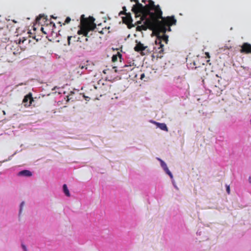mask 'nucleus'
Masks as SVG:
<instances>
[{"mask_svg": "<svg viewBox=\"0 0 251 251\" xmlns=\"http://www.w3.org/2000/svg\"><path fill=\"white\" fill-rule=\"evenodd\" d=\"M80 29L77 31L78 35L82 34L81 37L77 38L78 46L83 49H86L89 45L87 43L88 40V33L90 31L93 30L96 28V25L94 23V19L93 17L86 18L84 15H82L80 18Z\"/></svg>", "mask_w": 251, "mask_h": 251, "instance_id": "nucleus-2", "label": "nucleus"}, {"mask_svg": "<svg viewBox=\"0 0 251 251\" xmlns=\"http://www.w3.org/2000/svg\"><path fill=\"white\" fill-rule=\"evenodd\" d=\"M106 70H104L103 71V73L106 74Z\"/></svg>", "mask_w": 251, "mask_h": 251, "instance_id": "nucleus-30", "label": "nucleus"}, {"mask_svg": "<svg viewBox=\"0 0 251 251\" xmlns=\"http://www.w3.org/2000/svg\"><path fill=\"white\" fill-rule=\"evenodd\" d=\"M27 41L28 43H29L30 40H28L27 38L25 37H22V38H20L19 40V44H20L21 43H24L25 42Z\"/></svg>", "mask_w": 251, "mask_h": 251, "instance_id": "nucleus-17", "label": "nucleus"}, {"mask_svg": "<svg viewBox=\"0 0 251 251\" xmlns=\"http://www.w3.org/2000/svg\"><path fill=\"white\" fill-rule=\"evenodd\" d=\"M109 27H108L107 29L106 27L103 28L101 30L99 31V32L101 34H103L107 30V29H109Z\"/></svg>", "mask_w": 251, "mask_h": 251, "instance_id": "nucleus-20", "label": "nucleus"}, {"mask_svg": "<svg viewBox=\"0 0 251 251\" xmlns=\"http://www.w3.org/2000/svg\"><path fill=\"white\" fill-rule=\"evenodd\" d=\"M13 54H16V53H15V51H13Z\"/></svg>", "mask_w": 251, "mask_h": 251, "instance_id": "nucleus-33", "label": "nucleus"}, {"mask_svg": "<svg viewBox=\"0 0 251 251\" xmlns=\"http://www.w3.org/2000/svg\"><path fill=\"white\" fill-rule=\"evenodd\" d=\"M122 55L121 53L118 52L116 54L113 55L112 57V61L115 62L118 60V58L120 59V61H121Z\"/></svg>", "mask_w": 251, "mask_h": 251, "instance_id": "nucleus-13", "label": "nucleus"}, {"mask_svg": "<svg viewBox=\"0 0 251 251\" xmlns=\"http://www.w3.org/2000/svg\"><path fill=\"white\" fill-rule=\"evenodd\" d=\"M146 1H147L146 0H142V2H144V3H146Z\"/></svg>", "mask_w": 251, "mask_h": 251, "instance_id": "nucleus-29", "label": "nucleus"}, {"mask_svg": "<svg viewBox=\"0 0 251 251\" xmlns=\"http://www.w3.org/2000/svg\"><path fill=\"white\" fill-rule=\"evenodd\" d=\"M22 248H23V249H24V250L25 251H27V249H26V247L25 246V245H23H23H22Z\"/></svg>", "mask_w": 251, "mask_h": 251, "instance_id": "nucleus-25", "label": "nucleus"}, {"mask_svg": "<svg viewBox=\"0 0 251 251\" xmlns=\"http://www.w3.org/2000/svg\"><path fill=\"white\" fill-rule=\"evenodd\" d=\"M43 19V21H44V22H47V23L46 24V25H45L44 27H42L41 29L42 31L45 34H47L48 33L46 31V28L48 27H52L51 30H53V28L55 27V24L53 23L52 22L49 21L47 20V16H45V15H40L38 17H37L36 19V22H38L39 23H41V20Z\"/></svg>", "mask_w": 251, "mask_h": 251, "instance_id": "nucleus-6", "label": "nucleus"}, {"mask_svg": "<svg viewBox=\"0 0 251 251\" xmlns=\"http://www.w3.org/2000/svg\"><path fill=\"white\" fill-rule=\"evenodd\" d=\"M128 13H126V12L125 11H121L120 13H119V15H126Z\"/></svg>", "mask_w": 251, "mask_h": 251, "instance_id": "nucleus-24", "label": "nucleus"}, {"mask_svg": "<svg viewBox=\"0 0 251 251\" xmlns=\"http://www.w3.org/2000/svg\"><path fill=\"white\" fill-rule=\"evenodd\" d=\"M145 75L144 74H141V76H140V79H142V80L143 79V78L145 77Z\"/></svg>", "mask_w": 251, "mask_h": 251, "instance_id": "nucleus-26", "label": "nucleus"}, {"mask_svg": "<svg viewBox=\"0 0 251 251\" xmlns=\"http://www.w3.org/2000/svg\"><path fill=\"white\" fill-rule=\"evenodd\" d=\"M250 123H251V119Z\"/></svg>", "mask_w": 251, "mask_h": 251, "instance_id": "nucleus-36", "label": "nucleus"}, {"mask_svg": "<svg viewBox=\"0 0 251 251\" xmlns=\"http://www.w3.org/2000/svg\"><path fill=\"white\" fill-rule=\"evenodd\" d=\"M226 190L227 194H230V187L229 185H226Z\"/></svg>", "mask_w": 251, "mask_h": 251, "instance_id": "nucleus-22", "label": "nucleus"}, {"mask_svg": "<svg viewBox=\"0 0 251 251\" xmlns=\"http://www.w3.org/2000/svg\"><path fill=\"white\" fill-rule=\"evenodd\" d=\"M70 21H71V18L69 17H67L65 21V23L64 24V25H65V24L69 23L70 22Z\"/></svg>", "mask_w": 251, "mask_h": 251, "instance_id": "nucleus-21", "label": "nucleus"}, {"mask_svg": "<svg viewBox=\"0 0 251 251\" xmlns=\"http://www.w3.org/2000/svg\"><path fill=\"white\" fill-rule=\"evenodd\" d=\"M97 30L99 31H100V29H98V28H97Z\"/></svg>", "mask_w": 251, "mask_h": 251, "instance_id": "nucleus-34", "label": "nucleus"}, {"mask_svg": "<svg viewBox=\"0 0 251 251\" xmlns=\"http://www.w3.org/2000/svg\"><path fill=\"white\" fill-rule=\"evenodd\" d=\"M113 68L115 69V72H117V70L116 69V67H113Z\"/></svg>", "mask_w": 251, "mask_h": 251, "instance_id": "nucleus-28", "label": "nucleus"}, {"mask_svg": "<svg viewBox=\"0 0 251 251\" xmlns=\"http://www.w3.org/2000/svg\"><path fill=\"white\" fill-rule=\"evenodd\" d=\"M124 68H126V71L127 72L131 71L134 69V67L130 64V65H125L124 66Z\"/></svg>", "mask_w": 251, "mask_h": 251, "instance_id": "nucleus-16", "label": "nucleus"}, {"mask_svg": "<svg viewBox=\"0 0 251 251\" xmlns=\"http://www.w3.org/2000/svg\"><path fill=\"white\" fill-rule=\"evenodd\" d=\"M160 161L161 166V167L164 169V170H166L168 168L166 164L161 159H158Z\"/></svg>", "mask_w": 251, "mask_h": 251, "instance_id": "nucleus-18", "label": "nucleus"}, {"mask_svg": "<svg viewBox=\"0 0 251 251\" xmlns=\"http://www.w3.org/2000/svg\"><path fill=\"white\" fill-rule=\"evenodd\" d=\"M123 11H125V12H126V7L125 6H124V7H123Z\"/></svg>", "mask_w": 251, "mask_h": 251, "instance_id": "nucleus-27", "label": "nucleus"}, {"mask_svg": "<svg viewBox=\"0 0 251 251\" xmlns=\"http://www.w3.org/2000/svg\"><path fill=\"white\" fill-rule=\"evenodd\" d=\"M131 1L136 2V4L133 5L131 9L135 15L150 12L151 10L152 11V10L156 9L158 5H155L154 2L152 0H148V4L145 6L139 3L138 0H131Z\"/></svg>", "mask_w": 251, "mask_h": 251, "instance_id": "nucleus-3", "label": "nucleus"}, {"mask_svg": "<svg viewBox=\"0 0 251 251\" xmlns=\"http://www.w3.org/2000/svg\"><path fill=\"white\" fill-rule=\"evenodd\" d=\"M136 45L134 48L135 51L137 52L142 51L145 50L147 48V46H145L143 44H142L140 42H138L137 40L136 41Z\"/></svg>", "mask_w": 251, "mask_h": 251, "instance_id": "nucleus-10", "label": "nucleus"}, {"mask_svg": "<svg viewBox=\"0 0 251 251\" xmlns=\"http://www.w3.org/2000/svg\"><path fill=\"white\" fill-rule=\"evenodd\" d=\"M250 182L251 183V179L250 178Z\"/></svg>", "mask_w": 251, "mask_h": 251, "instance_id": "nucleus-32", "label": "nucleus"}, {"mask_svg": "<svg viewBox=\"0 0 251 251\" xmlns=\"http://www.w3.org/2000/svg\"><path fill=\"white\" fill-rule=\"evenodd\" d=\"M166 32V31L163 32L159 31L158 34H154L156 36L155 43L156 45L159 46L157 49H156L155 48L154 50H155V51L160 54H162L164 52V45L162 43V41L167 44L169 41L168 36L165 34Z\"/></svg>", "mask_w": 251, "mask_h": 251, "instance_id": "nucleus-4", "label": "nucleus"}, {"mask_svg": "<svg viewBox=\"0 0 251 251\" xmlns=\"http://www.w3.org/2000/svg\"><path fill=\"white\" fill-rule=\"evenodd\" d=\"M164 171L170 176L171 178H173V175L171 173V172L169 171L168 168L167 169L165 170Z\"/></svg>", "mask_w": 251, "mask_h": 251, "instance_id": "nucleus-19", "label": "nucleus"}, {"mask_svg": "<svg viewBox=\"0 0 251 251\" xmlns=\"http://www.w3.org/2000/svg\"><path fill=\"white\" fill-rule=\"evenodd\" d=\"M19 176H31L32 175V173L27 170H25L19 172L18 174Z\"/></svg>", "mask_w": 251, "mask_h": 251, "instance_id": "nucleus-11", "label": "nucleus"}, {"mask_svg": "<svg viewBox=\"0 0 251 251\" xmlns=\"http://www.w3.org/2000/svg\"><path fill=\"white\" fill-rule=\"evenodd\" d=\"M24 205H25V202L24 201L22 202V203H21V205H20V212H21L22 209L23 207L24 206Z\"/></svg>", "mask_w": 251, "mask_h": 251, "instance_id": "nucleus-23", "label": "nucleus"}, {"mask_svg": "<svg viewBox=\"0 0 251 251\" xmlns=\"http://www.w3.org/2000/svg\"><path fill=\"white\" fill-rule=\"evenodd\" d=\"M162 14L161 9L158 5L156 9L145 13V15L144 13L135 15L136 17H140V20L136 23L137 25L145 20L144 25L137 26L136 31H141L149 28L152 31L153 34H158L159 31H171V26L176 25V20L174 16L163 17Z\"/></svg>", "mask_w": 251, "mask_h": 251, "instance_id": "nucleus-1", "label": "nucleus"}, {"mask_svg": "<svg viewBox=\"0 0 251 251\" xmlns=\"http://www.w3.org/2000/svg\"><path fill=\"white\" fill-rule=\"evenodd\" d=\"M43 19V21H44V22H47V23L46 24V25H45L44 27H42L41 29L42 31L45 34H47L48 33L46 31V28L48 27H52L51 30H53V28L55 27V24L53 23L52 22L49 21L47 20V16H45V15H40L38 17H37L36 19V22H38L39 23H41V20Z\"/></svg>", "mask_w": 251, "mask_h": 251, "instance_id": "nucleus-5", "label": "nucleus"}, {"mask_svg": "<svg viewBox=\"0 0 251 251\" xmlns=\"http://www.w3.org/2000/svg\"><path fill=\"white\" fill-rule=\"evenodd\" d=\"M77 38H78V37L76 36H70L68 37V43L69 45H70L71 44V41L72 40V41L74 42H77Z\"/></svg>", "mask_w": 251, "mask_h": 251, "instance_id": "nucleus-14", "label": "nucleus"}, {"mask_svg": "<svg viewBox=\"0 0 251 251\" xmlns=\"http://www.w3.org/2000/svg\"><path fill=\"white\" fill-rule=\"evenodd\" d=\"M123 21L127 25L129 28L134 26V25L132 24V19L130 13H128L125 17H123Z\"/></svg>", "mask_w": 251, "mask_h": 251, "instance_id": "nucleus-8", "label": "nucleus"}, {"mask_svg": "<svg viewBox=\"0 0 251 251\" xmlns=\"http://www.w3.org/2000/svg\"><path fill=\"white\" fill-rule=\"evenodd\" d=\"M207 55H208V56H209V54H208V53H207Z\"/></svg>", "mask_w": 251, "mask_h": 251, "instance_id": "nucleus-35", "label": "nucleus"}, {"mask_svg": "<svg viewBox=\"0 0 251 251\" xmlns=\"http://www.w3.org/2000/svg\"><path fill=\"white\" fill-rule=\"evenodd\" d=\"M33 101V98L32 97V94L29 93L25 96L23 100V103L25 107H28L30 106Z\"/></svg>", "mask_w": 251, "mask_h": 251, "instance_id": "nucleus-7", "label": "nucleus"}, {"mask_svg": "<svg viewBox=\"0 0 251 251\" xmlns=\"http://www.w3.org/2000/svg\"><path fill=\"white\" fill-rule=\"evenodd\" d=\"M6 48H11V47H9V45H7V47H6Z\"/></svg>", "mask_w": 251, "mask_h": 251, "instance_id": "nucleus-31", "label": "nucleus"}, {"mask_svg": "<svg viewBox=\"0 0 251 251\" xmlns=\"http://www.w3.org/2000/svg\"><path fill=\"white\" fill-rule=\"evenodd\" d=\"M63 192L65 193V194L67 197H70V193L69 190L68 189V187H67V186L66 184H64L63 185Z\"/></svg>", "mask_w": 251, "mask_h": 251, "instance_id": "nucleus-15", "label": "nucleus"}, {"mask_svg": "<svg viewBox=\"0 0 251 251\" xmlns=\"http://www.w3.org/2000/svg\"><path fill=\"white\" fill-rule=\"evenodd\" d=\"M154 123L157 125V126L160 128L161 130L168 131V129L166 125L164 123H159L154 122Z\"/></svg>", "mask_w": 251, "mask_h": 251, "instance_id": "nucleus-12", "label": "nucleus"}, {"mask_svg": "<svg viewBox=\"0 0 251 251\" xmlns=\"http://www.w3.org/2000/svg\"><path fill=\"white\" fill-rule=\"evenodd\" d=\"M240 51L241 53L246 54L251 53V44L248 43H244L241 46Z\"/></svg>", "mask_w": 251, "mask_h": 251, "instance_id": "nucleus-9", "label": "nucleus"}]
</instances>
